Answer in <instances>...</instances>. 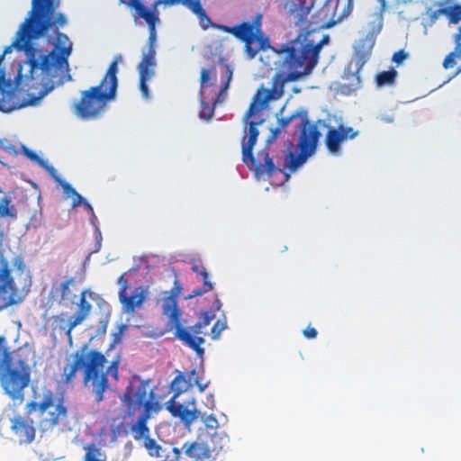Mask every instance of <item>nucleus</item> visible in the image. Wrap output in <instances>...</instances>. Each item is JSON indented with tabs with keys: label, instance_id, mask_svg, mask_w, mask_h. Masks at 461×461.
Returning <instances> with one entry per match:
<instances>
[{
	"label": "nucleus",
	"instance_id": "1",
	"mask_svg": "<svg viewBox=\"0 0 461 461\" xmlns=\"http://www.w3.org/2000/svg\"><path fill=\"white\" fill-rule=\"evenodd\" d=\"M35 40L24 21L15 40L0 55V111L10 113L23 107L16 98L23 85L28 93V104H35L56 86L71 80L68 58L72 42L59 31L50 50L36 48Z\"/></svg>",
	"mask_w": 461,
	"mask_h": 461
},
{
	"label": "nucleus",
	"instance_id": "2",
	"mask_svg": "<svg viewBox=\"0 0 461 461\" xmlns=\"http://www.w3.org/2000/svg\"><path fill=\"white\" fill-rule=\"evenodd\" d=\"M31 382V367L15 350H12L7 339L0 335V385L11 403L8 409L11 430L20 444H30L35 439L36 424L32 415L18 413L25 401V390Z\"/></svg>",
	"mask_w": 461,
	"mask_h": 461
},
{
	"label": "nucleus",
	"instance_id": "3",
	"mask_svg": "<svg viewBox=\"0 0 461 461\" xmlns=\"http://www.w3.org/2000/svg\"><path fill=\"white\" fill-rule=\"evenodd\" d=\"M73 361L66 364L63 368L62 381L66 384H73L77 372L84 367V384L92 387V393L96 402L104 400V393L109 389L108 375H110L116 382L119 380L120 357L113 359L104 371L106 357L101 352L91 349L86 344L80 350L72 355Z\"/></svg>",
	"mask_w": 461,
	"mask_h": 461
},
{
	"label": "nucleus",
	"instance_id": "4",
	"mask_svg": "<svg viewBox=\"0 0 461 461\" xmlns=\"http://www.w3.org/2000/svg\"><path fill=\"white\" fill-rule=\"evenodd\" d=\"M314 2H285L290 23L301 26L307 32L326 30L348 18L354 9V2H323L310 16Z\"/></svg>",
	"mask_w": 461,
	"mask_h": 461
},
{
	"label": "nucleus",
	"instance_id": "5",
	"mask_svg": "<svg viewBox=\"0 0 461 461\" xmlns=\"http://www.w3.org/2000/svg\"><path fill=\"white\" fill-rule=\"evenodd\" d=\"M32 285V273L24 258L15 255L9 262L0 253V312L22 303Z\"/></svg>",
	"mask_w": 461,
	"mask_h": 461
},
{
	"label": "nucleus",
	"instance_id": "6",
	"mask_svg": "<svg viewBox=\"0 0 461 461\" xmlns=\"http://www.w3.org/2000/svg\"><path fill=\"white\" fill-rule=\"evenodd\" d=\"M122 61L116 55L97 86L81 92V97L74 104V113L83 120H93L104 112L109 102L116 97L118 88V64Z\"/></svg>",
	"mask_w": 461,
	"mask_h": 461
},
{
	"label": "nucleus",
	"instance_id": "7",
	"mask_svg": "<svg viewBox=\"0 0 461 461\" xmlns=\"http://www.w3.org/2000/svg\"><path fill=\"white\" fill-rule=\"evenodd\" d=\"M328 41V35H324L317 44L302 41L298 37L278 48L273 47L272 50L276 53L284 55L281 66L286 73L285 79L287 81H297L311 74L318 63L322 46Z\"/></svg>",
	"mask_w": 461,
	"mask_h": 461
},
{
	"label": "nucleus",
	"instance_id": "8",
	"mask_svg": "<svg viewBox=\"0 0 461 461\" xmlns=\"http://www.w3.org/2000/svg\"><path fill=\"white\" fill-rule=\"evenodd\" d=\"M149 379L144 380L139 376L134 377V382L126 387L121 398L129 417H133L138 411H142L131 427L132 432L135 433V439L149 438V429L147 421L153 411L158 412L161 409L154 390L149 387Z\"/></svg>",
	"mask_w": 461,
	"mask_h": 461
},
{
	"label": "nucleus",
	"instance_id": "9",
	"mask_svg": "<svg viewBox=\"0 0 461 461\" xmlns=\"http://www.w3.org/2000/svg\"><path fill=\"white\" fill-rule=\"evenodd\" d=\"M297 117L301 119L299 124L300 135L296 145L299 152H297L294 143L289 141L287 149L285 151V160L282 164L284 169H288L291 172L300 167L315 152L321 137V132L316 125L310 122L308 112L304 108L298 109L289 116L280 118L278 120L279 127L285 128Z\"/></svg>",
	"mask_w": 461,
	"mask_h": 461
},
{
	"label": "nucleus",
	"instance_id": "10",
	"mask_svg": "<svg viewBox=\"0 0 461 461\" xmlns=\"http://www.w3.org/2000/svg\"><path fill=\"white\" fill-rule=\"evenodd\" d=\"M25 413L32 415L41 433L52 431L68 416L63 398L51 389H44L41 394L24 405Z\"/></svg>",
	"mask_w": 461,
	"mask_h": 461
},
{
	"label": "nucleus",
	"instance_id": "11",
	"mask_svg": "<svg viewBox=\"0 0 461 461\" xmlns=\"http://www.w3.org/2000/svg\"><path fill=\"white\" fill-rule=\"evenodd\" d=\"M246 125H249V133L245 135L241 141L242 146V161L248 168L254 172L257 178H261L265 176H272L276 173H282L284 168H280L282 164L276 161V165L273 158L269 156L267 149L259 150L255 158L253 155V149L257 143L259 131L258 125L263 122L259 121H244ZM247 127H245V131Z\"/></svg>",
	"mask_w": 461,
	"mask_h": 461
},
{
	"label": "nucleus",
	"instance_id": "12",
	"mask_svg": "<svg viewBox=\"0 0 461 461\" xmlns=\"http://www.w3.org/2000/svg\"><path fill=\"white\" fill-rule=\"evenodd\" d=\"M262 14H257L252 23L243 22L234 27L223 24L214 25L219 30L235 36L245 43V52L249 59H254L260 50L272 49L268 38L261 30Z\"/></svg>",
	"mask_w": 461,
	"mask_h": 461
},
{
	"label": "nucleus",
	"instance_id": "13",
	"mask_svg": "<svg viewBox=\"0 0 461 461\" xmlns=\"http://www.w3.org/2000/svg\"><path fill=\"white\" fill-rule=\"evenodd\" d=\"M32 3V10L25 22L31 30L32 36H34L35 40L43 37L52 27L59 29L66 24V16L63 14H55L59 2Z\"/></svg>",
	"mask_w": 461,
	"mask_h": 461
},
{
	"label": "nucleus",
	"instance_id": "14",
	"mask_svg": "<svg viewBox=\"0 0 461 461\" xmlns=\"http://www.w3.org/2000/svg\"><path fill=\"white\" fill-rule=\"evenodd\" d=\"M182 285L177 278L174 281V286L170 291L164 293L162 299V315L167 319V329L175 330V337L179 340H184L190 346L198 348L197 343L191 339L187 331L182 325V311L178 306V297L182 292Z\"/></svg>",
	"mask_w": 461,
	"mask_h": 461
},
{
	"label": "nucleus",
	"instance_id": "15",
	"mask_svg": "<svg viewBox=\"0 0 461 461\" xmlns=\"http://www.w3.org/2000/svg\"><path fill=\"white\" fill-rule=\"evenodd\" d=\"M386 3L387 2H380V5L369 15V31L366 37L360 41L357 49V56L362 63H365L369 59L375 44L376 37L383 29L384 13L386 9Z\"/></svg>",
	"mask_w": 461,
	"mask_h": 461
},
{
	"label": "nucleus",
	"instance_id": "16",
	"mask_svg": "<svg viewBox=\"0 0 461 461\" xmlns=\"http://www.w3.org/2000/svg\"><path fill=\"white\" fill-rule=\"evenodd\" d=\"M133 11L132 17L137 23L140 20H143L149 27L157 26L159 23V13L158 6L160 5H174L180 2H153L151 7L144 5V2H122Z\"/></svg>",
	"mask_w": 461,
	"mask_h": 461
},
{
	"label": "nucleus",
	"instance_id": "17",
	"mask_svg": "<svg viewBox=\"0 0 461 461\" xmlns=\"http://www.w3.org/2000/svg\"><path fill=\"white\" fill-rule=\"evenodd\" d=\"M357 133L353 128L345 127L343 124L339 125L337 129L331 127L326 134V147L330 153L338 154L340 144L348 139H354Z\"/></svg>",
	"mask_w": 461,
	"mask_h": 461
},
{
	"label": "nucleus",
	"instance_id": "18",
	"mask_svg": "<svg viewBox=\"0 0 461 461\" xmlns=\"http://www.w3.org/2000/svg\"><path fill=\"white\" fill-rule=\"evenodd\" d=\"M281 96L274 86L271 89L259 88L253 97L248 111L246 112L243 121H248L253 117L258 112L265 109L268 103L272 100H276Z\"/></svg>",
	"mask_w": 461,
	"mask_h": 461
},
{
	"label": "nucleus",
	"instance_id": "19",
	"mask_svg": "<svg viewBox=\"0 0 461 461\" xmlns=\"http://www.w3.org/2000/svg\"><path fill=\"white\" fill-rule=\"evenodd\" d=\"M440 15H444L449 23L457 24L461 23V2H441L440 7L434 11L430 17L435 20ZM454 38L461 41V26Z\"/></svg>",
	"mask_w": 461,
	"mask_h": 461
},
{
	"label": "nucleus",
	"instance_id": "20",
	"mask_svg": "<svg viewBox=\"0 0 461 461\" xmlns=\"http://www.w3.org/2000/svg\"><path fill=\"white\" fill-rule=\"evenodd\" d=\"M78 325H80V323L76 321L73 315L69 318L68 317V312H61L51 318L52 334L64 333L69 346L73 344L72 330Z\"/></svg>",
	"mask_w": 461,
	"mask_h": 461
},
{
	"label": "nucleus",
	"instance_id": "21",
	"mask_svg": "<svg viewBox=\"0 0 461 461\" xmlns=\"http://www.w3.org/2000/svg\"><path fill=\"white\" fill-rule=\"evenodd\" d=\"M166 409L174 418H178L185 425H191L201 414L196 409L190 410L183 403L176 402V397H171L166 402Z\"/></svg>",
	"mask_w": 461,
	"mask_h": 461
},
{
	"label": "nucleus",
	"instance_id": "22",
	"mask_svg": "<svg viewBox=\"0 0 461 461\" xmlns=\"http://www.w3.org/2000/svg\"><path fill=\"white\" fill-rule=\"evenodd\" d=\"M224 68L226 70L227 79H226V82L224 83L223 86L221 87V89L219 92L218 98L213 102V104H210L207 101H205V97L203 96V95H200L201 109L199 112V117L203 120L209 121L212 118V116L214 114L215 105L219 102L220 96L226 94V91L229 88L230 82L232 78L233 69L231 68V67L230 65H227V64L224 65Z\"/></svg>",
	"mask_w": 461,
	"mask_h": 461
},
{
	"label": "nucleus",
	"instance_id": "23",
	"mask_svg": "<svg viewBox=\"0 0 461 461\" xmlns=\"http://www.w3.org/2000/svg\"><path fill=\"white\" fill-rule=\"evenodd\" d=\"M73 288L76 289V277H70L58 285H53L51 288V295L58 299L59 303L73 302L75 294Z\"/></svg>",
	"mask_w": 461,
	"mask_h": 461
},
{
	"label": "nucleus",
	"instance_id": "24",
	"mask_svg": "<svg viewBox=\"0 0 461 461\" xmlns=\"http://www.w3.org/2000/svg\"><path fill=\"white\" fill-rule=\"evenodd\" d=\"M118 296L124 312L127 313L133 312L136 307H140L145 299L144 291H139V289H135L134 293L131 295L127 294V291L118 293Z\"/></svg>",
	"mask_w": 461,
	"mask_h": 461
},
{
	"label": "nucleus",
	"instance_id": "25",
	"mask_svg": "<svg viewBox=\"0 0 461 461\" xmlns=\"http://www.w3.org/2000/svg\"><path fill=\"white\" fill-rule=\"evenodd\" d=\"M203 441L209 452L221 451L229 441L228 436L224 432L214 431L209 434H203Z\"/></svg>",
	"mask_w": 461,
	"mask_h": 461
},
{
	"label": "nucleus",
	"instance_id": "26",
	"mask_svg": "<svg viewBox=\"0 0 461 461\" xmlns=\"http://www.w3.org/2000/svg\"><path fill=\"white\" fill-rule=\"evenodd\" d=\"M183 328L187 331V333L189 334L191 339H193V340H194V342L197 343L198 348L194 347V346L192 347V346H190V344L186 343L184 340H181V341L185 345L189 347L191 349H193L199 357H203V356L204 354V349L202 348V345L204 343L205 340L200 335L203 333V329H204L205 326H203L202 324L201 321H198L196 323H194L190 328H185L184 326H183Z\"/></svg>",
	"mask_w": 461,
	"mask_h": 461
},
{
	"label": "nucleus",
	"instance_id": "27",
	"mask_svg": "<svg viewBox=\"0 0 461 461\" xmlns=\"http://www.w3.org/2000/svg\"><path fill=\"white\" fill-rule=\"evenodd\" d=\"M202 437L203 434H200V441L185 442L183 445L182 449L188 457L196 460H203V457H209L210 454L202 439Z\"/></svg>",
	"mask_w": 461,
	"mask_h": 461
},
{
	"label": "nucleus",
	"instance_id": "28",
	"mask_svg": "<svg viewBox=\"0 0 461 461\" xmlns=\"http://www.w3.org/2000/svg\"><path fill=\"white\" fill-rule=\"evenodd\" d=\"M196 374V371L194 369L187 374H184L182 372H178L176 376L171 383V388L174 392L172 397L177 398L182 393L187 391L192 387L191 377H193Z\"/></svg>",
	"mask_w": 461,
	"mask_h": 461
},
{
	"label": "nucleus",
	"instance_id": "29",
	"mask_svg": "<svg viewBox=\"0 0 461 461\" xmlns=\"http://www.w3.org/2000/svg\"><path fill=\"white\" fill-rule=\"evenodd\" d=\"M155 49L149 48V50L146 54H144L142 60L139 64V72L142 75L153 76L154 70L153 68L156 64L155 62Z\"/></svg>",
	"mask_w": 461,
	"mask_h": 461
},
{
	"label": "nucleus",
	"instance_id": "30",
	"mask_svg": "<svg viewBox=\"0 0 461 461\" xmlns=\"http://www.w3.org/2000/svg\"><path fill=\"white\" fill-rule=\"evenodd\" d=\"M86 291L81 292L77 312L73 314L80 324L89 316L92 310V304L86 300Z\"/></svg>",
	"mask_w": 461,
	"mask_h": 461
},
{
	"label": "nucleus",
	"instance_id": "31",
	"mask_svg": "<svg viewBox=\"0 0 461 461\" xmlns=\"http://www.w3.org/2000/svg\"><path fill=\"white\" fill-rule=\"evenodd\" d=\"M396 77L397 71L394 68H391L386 71L379 72L375 77V83L379 87L393 86L396 81Z\"/></svg>",
	"mask_w": 461,
	"mask_h": 461
},
{
	"label": "nucleus",
	"instance_id": "32",
	"mask_svg": "<svg viewBox=\"0 0 461 461\" xmlns=\"http://www.w3.org/2000/svg\"><path fill=\"white\" fill-rule=\"evenodd\" d=\"M199 277L203 281V286L200 288L194 289L192 291L191 294L188 296V298L201 296L203 294L213 290L214 284L212 282H211L210 277H209V273L207 272V270L203 272Z\"/></svg>",
	"mask_w": 461,
	"mask_h": 461
},
{
	"label": "nucleus",
	"instance_id": "33",
	"mask_svg": "<svg viewBox=\"0 0 461 461\" xmlns=\"http://www.w3.org/2000/svg\"><path fill=\"white\" fill-rule=\"evenodd\" d=\"M455 40V49L444 59L443 66L446 69L451 68L456 65V59L461 58V41L456 38Z\"/></svg>",
	"mask_w": 461,
	"mask_h": 461
},
{
	"label": "nucleus",
	"instance_id": "34",
	"mask_svg": "<svg viewBox=\"0 0 461 461\" xmlns=\"http://www.w3.org/2000/svg\"><path fill=\"white\" fill-rule=\"evenodd\" d=\"M84 461H106L104 454L95 445L91 444L86 448Z\"/></svg>",
	"mask_w": 461,
	"mask_h": 461
},
{
	"label": "nucleus",
	"instance_id": "35",
	"mask_svg": "<svg viewBox=\"0 0 461 461\" xmlns=\"http://www.w3.org/2000/svg\"><path fill=\"white\" fill-rule=\"evenodd\" d=\"M201 420L205 426V431L201 434H209L214 431H218L219 422L214 415H202Z\"/></svg>",
	"mask_w": 461,
	"mask_h": 461
},
{
	"label": "nucleus",
	"instance_id": "36",
	"mask_svg": "<svg viewBox=\"0 0 461 461\" xmlns=\"http://www.w3.org/2000/svg\"><path fill=\"white\" fill-rule=\"evenodd\" d=\"M145 447L148 450L149 456L154 457H161L163 455L161 454L162 447L158 445L155 439L147 438L145 439Z\"/></svg>",
	"mask_w": 461,
	"mask_h": 461
},
{
	"label": "nucleus",
	"instance_id": "37",
	"mask_svg": "<svg viewBox=\"0 0 461 461\" xmlns=\"http://www.w3.org/2000/svg\"><path fill=\"white\" fill-rule=\"evenodd\" d=\"M227 328L226 318L219 319L212 326L211 330V336L212 339H218L221 336V331Z\"/></svg>",
	"mask_w": 461,
	"mask_h": 461
},
{
	"label": "nucleus",
	"instance_id": "38",
	"mask_svg": "<svg viewBox=\"0 0 461 461\" xmlns=\"http://www.w3.org/2000/svg\"><path fill=\"white\" fill-rule=\"evenodd\" d=\"M152 77V76H149V75H142V74H140V89L142 93V95L145 97V98H149V86L147 85V82Z\"/></svg>",
	"mask_w": 461,
	"mask_h": 461
},
{
	"label": "nucleus",
	"instance_id": "39",
	"mask_svg": "<svg viewBox=\"0 0 461 461\" xmlns=\"http://www.w3.org/2000/svg\"><path fill=\"white\" fill-rule=\"evenodd\" d=\"M197 17L199 19V24L201 25V27L204 30L208 29L209 27L212 26V23L211 21V19L208 17V15L206 14L204 9L201 11V13H199L197 14Z\"/></svg>",
	"mask_w": 461,
	"mask_h": 461
},
{
	"label": "nucleus",
	"instance_id": "40",
	"mask_svg": "<svg viewBox=\"0 0 461 461\" xmlns=\"http://www.w3.org/2000/svg\"><path fill=\"white\" fill-rule=\"evenodd\" d=\"M197 17L199 19V24L201 25V27L204 30L208 29L209 27L212 26V23L211 21V19L208 17V15L206 14L204 9L201 11V13H199L197 14Z\"/></svg>",
	"mask_w": 461,
	"mask_h": 461
},
{
	"label": "nucleus",
	"instance_id": "41",
	"mask_svg": "<svg viewBox=\"0 0 461 461\" xmlns=\"http://www.w3.org/2000/svg\"><path fill=\"white\" fill-rule=\"evenodd\" d=\"M210 80V71L206 68H203L201 70V89H200V95H203L204 94L203 89L208 86V82Z\"/></svg>",
	"mask_w": 461,
	"mask_h": 461
},
{
	"label": "nucleus",
	"instance_id": "42",
	"mask_svg": "<svg viewBox=\"0 0 461 461\" xmlns=\"http://www.w3.org/2000/svg\"><path fill=\"white\" fill-rule=\"evenodd\" d=\"M200 320L202 324L207 327L210 322L215 318V314L210 311H203L200 314Z\"/></svg>",
	"mask_w": 461,
	"mask_h": 461
},
{
	"label": "nucleus",
	"instance_id": "43",
	"mask_svg": "<svg viewBox=\"0 0 461 461\" xmlns=\"http://www.w3.org/2000/svg\"><path fill=\"white\" fill-rule=\"evenodd\" d=\"M179 4L187 6L196 15L203 10L201 2H180Z\"/></svg>",
	"mask_w": 461,
	"mask_h": 461
},
{
	"label": "nucleus",
	"instance_id": "44",
	"mask_svg": "<svg viewBox=\"0 0 461 461\" xmlns=\"http://www.w3.org/2000/svg\"><path fill=\"white\" fill-rule=\"evenodd\" d=\"M191 265L192 271L194 272L197 276H200L203 272L206 271L205 267L200 261L194 259L192 260Z\"/></svg>",
	"mask_w": 461,
	"mask_h": 461
},
{
	"label": "nucleus",
	"instance_id": "45",
	"mask_svg": "<svg viewBox=\"0 0 461 461\" xmlns=\"http://www.w3.org/2000/svg\"><path fill=\"white\" fill-rule=\"evenodd\" d=\"M407 58H408V53L405 52L403 50H400L393 55L392 59L393 62H395L396 64L399 65L402 62H403V60H405Z\"/></svg>",
	"mask_w": 461,
	"mask_h": 461
},
{
	"label": "nucleus",
	"instance_id": "46",
	"mask_svg": "<svg viewBox=\"0 0 461 461\" xmlns=\"http://www.w3.org/2000/svg\"><path fill=\"white\" fill-rule=\"evenodd\" d=\"M24 149V154L32 161L38 162L40 165L44 166V161L32 150L28 149L27 148Z\"/></svg>",
	"mask_w": 461,
	"mask_h": 461
},
{
	"label": "nucleus",
	"instance_id": "47",
	"mask_svg": "<svg viewBox=\"0 0 461 461\" xmlns=\"http://www.w3.org/2000/svg\"><path fill=\"white\" fill-rule=\"evenodd\" d=\"M149 48H154L157 40L156 26L149 27Z\"/></svg>",
	"mask_w": 461,
	"mask_h": 461
},
{
	"label": "nucleus",
	"instance_id": "48",
	"mask_svg": "<svg viewBox=\"0 0 461 461\" xmlns=\"http://www.w3.org/2000/svg\"><path fill=\"white\" fill-rule=\"evenodd\" d=\"M59 184L61 185L64 192L68 194V195H74L76 194L77 192L76 191V189L68 183L65 182V181H60Z\"/></svg>",
	"mask_w": 461,
	"mask_h": 461
},
{
	"label": "nucleus",
	"instance_id": "49",
	"mask_svg": "<svg viewBox=\"0 0 461 461\" xmlns=\"http://www.w3.org/2000/svg\"><path fill=\"white\" fill-rule=\"evenodd\" d=\"M125 276V273L121 275L119 277H118V280H117V283L118 285H120V289H119V292L118 293H124V291H127V288H128V281L127 279L124 277Z\"/></svg>",
	"mask_w": 461,
	"mask_h": 461
},
{
	"label": "nucleus",
	"instance_id": "50",
	"mask_svg": "<svg viewBox=\"0 0 461 461\" xmlns=\"http://www.w3.org/2000/svg\"><path fill=\"white\" fill-rule=\"evenodd\" d=\"M72 208H76L79 205H83L85 202L86 201L81 194L77 193L76 194L72 195Z\"/></svg>",
	"mask_w": 461,
	"mask_h": 461
},
{
	"label": "nucleus",
	"instance_id": "51",
	"mask_svg": "<svg viewBox=\"0 0 461 461\" xmlns=\"http://www.w3.org/2000/svg\"><path fill=\"white\" fill-rule=\"evenodd\" d=\"M317 330L315 328L313 327H311V326H308L304 330H303V336L308 339H315L317 337Z\"/></svg>",
	"mask_w": 461,
	"mask_h": 461
},
{
	"label": "nucleus",
	"instance_id": "52",
	"mask_svg": "<svg viewBox=\"0 0 461 461\" xmlns=\"http://www.w3.org/2000/svg\"><path fill=\"white\" fill-rule=\"evenodd\" d=\"M194 384L198 387L200 392H203L209 385V383H202L199 377L194 379Z\"/></svg>",
	"mask_w": 461,
	"mask_h": 461
},
{
	"label": "nucleus",
	"instance_id": "53",
	"mask_svg": "<svg viewBox=\"0 0 461 461\" xmlns=\"http://www.w3.org/2000/svg\"><path fill=\"white\" fill-rule=\"evenodd\" d=\"M90 215V222L91 224L95 228L96 231L98 232L99 236H101V232L98 229V226H97V222H98V220H97V217L95 213V212H93V214H89Z\"/></svg>",
	"mask_w": 461,
	"mask_h": 461
},
{
	"label": "nucleus",
	"instance_id": "54",
	"mask_svg": "<svg viewBox=\"0 0 461 461\" xmlns=\"http://www.w3.org/2000/svg\"><path fill=\"white\" fill-rule=\"evenodd\" d=\"M45 168L49 172V174L55 179L57 182H60L61 179L56 175V169L53 167L46 166Z\"/></svg>",
	"mask_w": 461,
	"mask_h": 461
},
{
	"label": "nucleus",
	"instance_id": "55",
	"mask_svg": "<svg viewBox=\"0 0 461 461\" xmlns=\"http://www.w3.org/2000/svg\"><path fill=\"white\" fill-rule=\"evenodd\" d=\"M221 308V303L218 298H216L211 307L210 312L214 313V312L220 311Z\"/></svg>",
	"mask_w": 461,
	"mask_h": 461
},
{
	"label": "nucleus",
	"instance_id": "56",
	"mask_svg": "<svg viewBox=\"0 0 461 461\" xmlns=\"http://www.w3.org/2000/svg\"><path fill=\"white\" fill-rule=\"evenodd\" d=\"M280 132H281L280 127H276V128L273 129L272 135L269 137L268 141H271V140L276 139L278 137V135L280 134Z\"/></svg>",
	"mask_w": 461,
	"mask_h": 461
},
{
	"label": "nucleus",
	"instance_id": "57",
	"mask_svg": "<svg viewBox=\"0 0 461 461\" xmlns=\"http://www.w3.org/2000/svg\"><path fill=\"white\" fill-rule=\"evenodd\" d=\"M83 206L86 209V211L88 212L89 214H93L94 208L87 201L85 202Z\"/></svg>",
	"mask_w": 461,
	"mask_h": 461
},
{
	"label": "nucleus",
	"instance_id": "58",
	"mask_svg": "<svg viewBox=\"0 0 461 461\" xmlns=\"http://www.w3.org/2000/svg\"><path fill=\"white\" fill-rule=\"evenodd\" d=\"M173 452L175 454V459L178 460L180 456H181V450L179 448H177V447H174L173 448Z\"/></svg>",
	"mask_w": 461,
	"mask_h": 461
},
{
	"label": "nucleus",
	"instance_id": "59",
	"mask_svg": "<svg viewBox=\"0 0 461 461\" xmlns=\"http://www.w3.org/2000/svg\"><path fill=\"white\" fill-rule=\"evenodd\" d=\"M100 323H101V326H102V331L105 332L106 327H107V324H108V321L105 319V320L101 321Z\"/></svg>",
	"mask_w": 461,
	"mask_h": 461
},
{
	"label": "nucleus",
	"instance_id": "60",
	"mask_svg": "<svg viewBox=\"0 0 461 461\" xmlns=\"http://www.w3.org/2000/svg\"><path fill=\"white\" fill-rule=\"evenodd\" d=\"M382 121H384L386 122H393V117H390V116H384V117H382Z\"/></svg>",
	"mask_w": 461,
	"mask_h": 461
},
{
	"label": "nucleus",
	"instance_id": "61",
	"mask_svg": "<svg viewBox=\"0 0 461 461\" xmlns=\"http://www.w3.org/2000/svg\"><path fill=\"white\" fill-rule=\"evenodd\" d=\"M194 402H195L194 399V398H192V400H191L190 402H188V404H192V405H194Z\"/></svg>",
	"mask_w": 461,
	"mask_h": 461
},
{
	"label": "nucleus",
	"instance_id": "62",
	"mask_svg": "<svg viewBox=\"0 0 461 461\" xmlns=\"http://www.w3.org/2000/svg\"><path fill=\"white\" fill-rule=\"evenodd\" d=\"M461 72V67L457 69L456 73V74H458Z\"/></svg>",
	"mask_w": 461,
	"mask_h": 461
}]
</instances>
